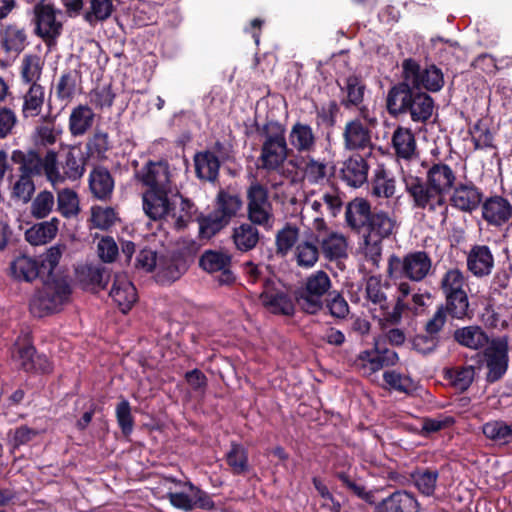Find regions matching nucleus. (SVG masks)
I'll return each instance as SVG.
<instances>
[{
    "instance_id": "1",
    "label": "nucleus",
    "mask_w": 512,
    "mask_h": 512,
    "mask_svg": "<svg viewBox=\"0 0 512 512\" xmlns=\"http://www.w3.org/2000/svg\"><path fill=\"white\" fill-rule=\"evenodd\" d=\"M421 165L427 168L425 181L407 173L403 176L405 191L412 199L413 207L428 212L439 211L445 219L448 210L445 196L454 187L456 174L448 164L442 162L431 165L422 162Z\"/></svg>"
},
{
    "instance_id": "2",
    "label": "nucleus",
    "mask_w": 512,
    "mask_h": 512,
    "mask_svg": "<svg viewBox=\"0 0 512 512\" xmlns=\"http://www.w3.org/2000/svg\"><path fill=\"white\" fill-rule=\"evenodd\" d=\"M136 178L148 190L143 194V209L152 220H162L169 212V195L174 191L167 161H148L136 172Z\"/></svg>"
},
{
    "instance_id": "3",
    "label": "nucleus",
    "mask_w": 512,
    "mask_h": 512,
    "mask_svg": "<svg viewBox=\"0 0 512 512\" xmlns=\"http://www.w3.org/2000/svg\"><path fill=\"white\" fill-rule=\"evenodd\" d=\"M386 108L393 117L409 114L413 122L425 123L433 114L434 100L426 92L397 83L388 91Z\"/></svg>"
},
{
    "instance_id": "4",
    "label": "nucleus",
    "mask_w": 512,
    "mask_h": 512,
    "mask_svg": "<svg viewBox=\"0 0 512 512\" xmlns=\"http://www.w3.org/2000/svg\"><path fill=\"white\" fill-rule=\"evenodd\" d=\"M11 161L17 165L19 174L31 177L44 175L53 188H56L62 180L58 156L53 150L47 151L44 156L33 149L14 150L11 153Z\"/></svg>"
},
{
    "instance_id": "5",
    "label": "nucleus",
    "mask_w": 512,
    "mask_h": 512,
    "mask_svg": "<svg viewBox=\"0 0 512 512\" xmlns=\"http://www.w3.org/2000/svg\"><path fill=\"white\" fill-rule=\"evenodd\" d=\"M332 282L328 274L318 270L310 274L304 283L295 289L293 298L304 313L315 315L325 307V300L332 293Z\"/></svg>"
},
{
    "instance_id": "6",
    "label": "nucleus",
    "mask_w": 512,
    "mask_h": 512,
    "mask_svg": "<svg viewBox=\"0 0 512 512\" xmlns=\"http://www.w3.org/2000/svg\"><path fill=\"white\" fill-rule=\"evenodd\" d=\"M263 134L264 140L259 156L261 168L276 171L283 166L290 151L285 137V128L282 124L271 121L264 125Z\"/></svg>"
},
{
    "instance_id": "7",
    "label": "nucleus",
    "mask_w": 512,
    "mask_h": 512,
    "mask_svg": "<svg viewBox=\"0 0 512 512\" xmlns=\"http://www.w3.org/2000/svg\"><path fill=\"white\" fill-rule=\"evenodd\" d=\"M433 271L431 256L422 250L412 251L402 257L392 255L388 262V272L396 278L421 282Z\"/></svg>"
},
{
    "instance_id": "8",
    "label": "nucleus",
    "mask_w": 512,
    "mask_h": 512,
    "mask_svg": "<svg viewBox=\"0 0 512 512\" xmlns=\"http://www.w3.org/2000/svg\"><path fill=\"white\" fill-rule=\"evenodd\" d=\"M246 199L247 219L249 222L262 227L266 231L272 230L275 223V215L267 187L257 181L252 182L247 188Z\"/></svg>"
},
{
    "instance_id": "9",
    "label": "nucleus",
    "mask_w": 512,
    "mask_h": 512,
    "mask_svg": "<svg viewBox=\"0 0 512 512\" xmlns=\"http://www.w3.org/2000/svg\"><path fill=\"white\" fill-rule=\"evenodd\" d=\"M71 289L64 280L46 282L30 300V311L36 317L57 312L68 301Z\"/></svg>"
},
{
    "instance_id": "10",
    "label": "nucleus",
    "mask_w": 512,
    "mask_h": 512,
    "mask_svg": "<svg viewBox=\"0 0 512 512\" xmlns=\"http://www.w3.org/2000/svg\"><path fill=\"white\" fill-rule=\"evenodd\" d=\"M402 78L400 84H406L418 91L426 89L430 92H438L444 86V76L438 67L430 65L421 67L414 59L408 58L402 62Z\"/></svg>"
},
{
    "instance_id": "11",
    "label": "nucleus",
    "mask_w": 512,
    "mask_h": 512,
    "mask_svg": "<svg viewBox=\"0 0 512 512\" xmlns=\"http://www.w3.org/2000/svg\"><path fill=\"white\" fill-rule=\"evenodd\" d=\"M34 32L47 45H52L61 35L63 23L58 19L62 12L50 3H38L33 9Z\"/></svg>"
},
{
    "instance_id": "12",
    "label": "nucleus",
    "mask_w": 512,
    "mask_h": 512,
    "mask_svg": "<svg viewBox=\"0 0 512 512\" xmlns=\"http://www.w3.org/2000/svg\"><path fill=\"white\" fill-rule=\"evenodd\" d=\"M167 481L175 483L178 486L187 487L189 493L185 492H167V499L177 509L191 511L194 508L210 510L214 508V502L205 491L195 486L192 482H181L173 477L166 478Z\"/></svg>"
},
{
    "instance_id": "13",
    "label": "nucleus",
    "mask_w": 512,
    "mask_h": 512,
    "mask_svg": "<svg viewBox=\"0 0 512 512\" xmlns=\"http://www.w3.org/2000/svg\"><path fill=\"white\" fill-rule=\"evenodd\" d=\"M280 283L273 279H265L262 283L263 291L260 293L262 305L271 313L284 316H292L295 312V299L278 286Z\"/></svg>"
},
{
    "instance_id": "14",
    "label": "nucleus",
    "mask_w": 512,
    "mask_h": 512,
    "mask_svg": "<svg viewBox=\"0 0 512 512\" xmlns=\"http://www.w3.org/2000/svg\"><path fill=\"white\" fill-rule=\"evenodd\" d=\"M316 228L318 234L314 239L326 259L335 261L347 257L348 244L342 234L331 230L327 223L322 221L316 222Z\"/></svg>"
},
{
    "instance_id": "15",
    "label": "nucleus",
    "mask_w": 512,
    "mask_h": 512,
    "mask_svg": "<svg viewBox=\"0 0 512 512\" xmlns=\"http://www.w3.org/2000/svg\"><path fill=\"white\" fill-rule=\"evenodd\" d=\"M343 97L340 101L341 105L349 109L356 107L359 110V116L367 123L374 125L376 119L370 117L367 107L362 106L366 85L364 81L356 76L350 75L344 80L343 86H340Z\"/></svg>"
},
{
    "instance_id": "16",
    "label": "nucleus",
    "mask_w": 512,
    "mask_h": 512,
    "mask_svg": "<svg viewBox=\"0 0 512 512\" xmlns=\"http://www.w3.org/2000/svg\"><path fill=\"white\" fill-rule=\"evenodd\" d=\"M290 165L300 171L303 180L311 185H323L333 173L325 158H316L311 154L291 160Z\"/></svg>"
},
{
    "instance_id": "17",
    "label": "nucleus",
    "mask_w": 512,
    "mask_h": 512,
    "mask_svg": "<svg viewBox=\"0 0 512 512\" xmlns=\"http://www.w3.org/2000/svg\"><path fill=\"white\" fill-rule=\"evenodd\" d=\"M484 356L488 368L487 381H498L508 367V338L500 337L491 341L485 349Z\"/></svg>"
},
{
    "instance_id": "18",
    "label": "nucleus",
    "mask_w": 512,
    "mask_h": 512,
    "mask_svg": "<svg viewBox=\"0 0 512 512\" xmlns=\"http://www.w3.org/2000/svg\"><path fill=\"white\" fill-rule=\"evenodd\" d=\"M495 255L490 246L485 244L471 245L466 253L467 270L476 278L488 277L495 268Z\"/></svg>"
},
{
    "instance_id": "19",
    "label": "nucleus",
    "mask_w": 512,
    "mask_h": 512,
    "mask_svg": "<svg viewBox=\"0 0 512 512\" xmlns=\"http://www.w3.org/2000/svg\"><path fill=\"white\" fill-rule=\"evenodd\" d=\"M199 265L209 273L220 272L221 284H230L235 279L230 270L231 255L227 252L207 250L200 257Z\"/></svg>"
},
{
    "instance_id": "20",
    "label": "nucleus",
    "mask_w": 512,
    "mask_h": 512,
    "mask_svg": "<svg viewBox=\"0 0 512 512\" xmlns=\"http://www.w3.org/2000/svg\"><path fill=\"white\" fill-rule=\"evenodd\" d=\"M361 117L348 121L343 129V145L346 150L358 151L371 147V131Z\"/></svg>"
},
{
    "instance_id": "21",
    "label": "nucleus",
    "mask_w": 512,
    "mask_h": 512,
    "mask_svg": "<svg viewBox=\"0 0 512 512\" xmlns=\"http://www.w3.org/2000/svg\"><path fill=\"white\" fill-rule=\"evenodd\" d=\"M452 189L450 204L462 212L471 213L482 202L483 194L472 182L455 184Z\"/></svg>"
},
{
    "instance_id": "22",
    "label": "nucleus",
    "mask_w": 512,
    "mask_h": 512,
    "mask_svg": "<svg viewBox=\"0 0 512 512\" xmlns=\"http://www.w3.org/2000/svg\"><path fill=\"white\" fill-rule=\"evenodd\" d=\"M482 217L488 224L501 227L512 219V204L502 196H491L482 204Z\"/></svg>"
},
{
    "instance_id": "23",
    "label": "nucleus",
    "mask_w": 512,
    "mask_h": 512,
    "mask_svg": "<svg viewBox=\"0 0 512 512\" xmlns=\"http://www.w3.org/2000/svg\"><path fill=\"white\" fill-rule=\"evenodd\" d=\"M288 140L292 149L307 155L315 152L318 137L309 124L297 121L290 129Z\"/></svg>"
},
{
    "instance_id": "24",
    "label": "nucleus",
    "mask_w": 512,
    "mask_h": 512,
    "mask_svg": "<svg viewBox=\"0 0 512 512\" xmlns=\"http://www.w3.org/2000/svg\"><path fill=\"white\" fill-rule=\"evenodd\" d=\"M195 212V205L189 199L184 198L178 191L169 195V212L165 214L166 217H171L174 221L176 229H184L190 222Z\"/></svg>"
},
{
    "instance_id": "25",
    "label": "nucleus",
    "mask_w": 512,
    "mask_h": 512,
    "mask_svg": "<svg viewBox=\"0 0 512 512\" xmlns=\"http://www.w3.org/2000/svg\"><path fill=\"white\" fill-rule=\"evenodd\" d=\"M398 354L388 348L376 347L374 351H364L359 355L361 367L365 374H372L384 367L394 366L398 362Z\"/></svg>"
},
{
    "instance_id": "26",
    "label": "nucleus",
    "mask_w": 512,
    "mask_h": 512,
    "mask_svg": "<svg viewBox=\"0 0 512 512\" xmlns=\"http://www.w3.org/2000/svg\"><path fill=\"white\" fill-rule=\"evenodd\" d=\"M119 309L126 313L136 302V289L126 275H115L112 288L109 293Z\"/></svg>"
},
{
    "instance_id": "27",
    "label": "nucleus",
    "mask_w": 512,
    "mask_h": 512,
    "mask_svg": "<svg viewBox=\"0 0 512 512\" xmlns=\"http://www.w3.org/2000/svg\"><path fill=\"white\" fill-rule=\"evenodd\" d=\"M341 179L349 186H362L368 177V164L360 155H353L343 162L340 169Z\"/></svg>"
},
{
    "instance_id": "28",
    "label": "nucleus",
    "mask_w": 512,
    "mask_h": 512,
    "mask_svg": "<svg viewBox=\"0 0 512 512\" xmlns=\"http://www.w3.org/2000/svg\"><path fill=\"white\" fill-rule=\"evenodd\" d=\"M85 164L86 157L81 148L77 146L70 147L61 162L63 172H60L62 180L59 185L63 184L66 179L72 181L80 179L85 172Z\"/></svg>"
},
{
    "instance_id": "29",
    "label": "nucleus",
    "mask_w": 512,
    "mask_h": 512,
    "mask_svg": "<svg viewBox=\"0 0 512 512\" xmlns=\"http://www.w3.org/2000/svg\"><path fill=\"white\" fill-rule=\"evenodd\" d=\"M392 147L399 159L412 161L417 157V144L409 128L397 127L392 135Z\"/></svg>"
},
{
    "instance_id": "30",
    "label": "nucleus",
    "mask_w": 512,
    "mask_h": 512,
    "mask_svg": "<svg viewBox=\"0 0 512 512\" xmlns=\"http://www.w3.org/2000/svg\"><path fill=\"white\" fill-rule=\"evenodd\" d=\"M59 224L60 220L56 217L38 222L25 231V240L33 246L45 245L56 237Z\"/></svg>"
},
{
    "instance_id": "31",
    "label": "nucleus",
    "mask_w": 512,
    "mask_h": 512,
    "mask_svg": "<svg viewBox=\"0 0 512 512\" xmlns=\"http://www.w3.org/2000/svg\"><path fill=\"white\" fill-rule=\"evenodd\" d=\"M376 512H418V503L412 494L396 491L376 506Z\"/></svg>"
},
{
    "instance_id": "32",
    "label": "nucleus",
    "mask_w": 512,
    "mask_h": 512,
    "mask_svg": "<svg viewBox=\"0 0 512 512\" xmlns=\"http://www.w3.org/2000/svg\"><path fill=\"white\" fill-rule=\"evenodd\" d=\"M453 338L459 345L472 350L485 348L489 344L488 335L478 325L457 328L453 333Z\"/></svg>"
},
{
    "instance_id": "33",
    "label": "nucleus",
    "mask_w": 512,
    "mask_h": 512,
    "mask_svg": "<svg viewBox=\"0 0 512 512\" xmlns=\"http://www.w3.org/2000/svg\"><path fill=\"white\" fill-rule=\"evenodd\" d=\"M231 239L235 248L240 252L253 250L260 241V232L257 225L250 222L241 223L232 230Z\"/></svg>"
},
{
    "instance_id": "34",
    "label": "nucleus",
    "mask_w": 512,
    "mask_h": 512,
    "mask_svg": "<svg viewBox=\"0 0 512 512\" xmlns=\"http://www.w3.org/2000/svg\"><path fill=\"white\" fill-rule=\"evenodd\" d=\"M89 188L97 199H109L114 189V180L110 172L104 167L94 168L89 175Z\"/></svg>"
},
{
    "instance_id": "35",
    "label": "nucleus",
    "mask_w": 512,
    "mask_h": 512,
    "mask_svg": "<svg viewBox=\"0 0 512 512\" xmlns=\"http://www.w3.org/2000/svg\"><path fill=\"white\" fill-rule=\"evenodd\" d=\"M444 298L445 302L438 307L443 309L445 314L458 320L471 319L473 313L469 308V298L466 291L445 295Z\"/></svg>"
},
{
    "instance_id": "36",
    "label": "nucleus",
    "mask_w": 512,
    "mask_h": 512,
    "mask_svg": "<svg viewBox=\"0 0 512 512\" xmlns=\"http://www.w3.org/2000/svg\"><path fill=\"white\" fill-rule=\"evenodd\" d=\"M396 222L386 212L372 213L368 223L366 224V234L370 238L384 240L389 238L394 229Z\"/></svg>"
},
{
    "instance_id": "37",
    "label": "nucleus",
    "mask_w": 512,
    "mask_h": 512,
    "mask_svg": "<svg viewBox=\"0 0 512 512\" xmlns=\"http://www.w3.org/2000/svg\"><path fill=\"white\" fill-rule=\"evenodd\" d=\"M195 171L201 180L215 182L219 175L220 162L217 156L210 152H199L194 156Z\"/></svg>"
},
{
    "instance_id": "38",
    "label": "nucleus",
    "mask_w": 512,
    "mask_h": 512,
    "mask_svg": "<svg viewBox=\"0 0 512 512\" xmlns=\"http://www.w3.org/2000/svg\"><path fill=\"white\" fill-rule=\"evenodd\" d=\"M1 47L7 53L19 54L27 45V33L17 25H8L0 33Z\"/></svg>"
},
{
    "instance_id": "39",
    "label": "nucleus",
    "mask_w": 512,
    "mask_h": 512,
    "mask_svg": "<svg viewBox=\"0 0 512 512\" xmlns=\"http://www.w3.org/2000/svg\"><path fill=\"white\" fill-rule=\"evenodd\" d=\"M242 205L243 201L238 194L221 189L215 199L214 211L230 223L241 210Z\"/></svg>"
},
{
    "instance_id": "40",
    "label": "nucleus",
    "mask_w": 512,
    "mask_h": 512,
    "mask_svg": "<svg viewBox=\"0 0 512 512\" xmlns=\"http://www.w3.org/2000/svg\"><path fill=\"white\" fill-rule=\"evenodd\" d=\"M95 114L87 105H78L69 116V130L75 137L83 136L93 125Z\"/></svg>"
},
{
    "instance_id": "41",
    "label": "nucleus",
    "mask_w": 512,
    "mask_h": 512,
    "mask_svg": "<svg viewBox=\"0 0 512 512\" xmlns=\"http://www.w3.org/2000/svg\"><path fill=\"white\" fill-rule=\"evenodd\" d=\"M55 203L56 211L66 219L77 217L81 211L78 194L71 188L58 190Z\"/></svg>"
},
{
    "instance_id": "42",
    "label": "nucleus",
    "mask_w": 512,
    "mask_h": 512,
    "mask_svg": "<svg viewBox=\"0 0 512 512\" xmlns=\"http://www.w3.org/2000/svg\"><path fill=\"white\" fill-rule=\"evenodd\" d=\"M45 101V89L42 85H30L23 95L22 116L34 118L40 115Z\"/></svg>"
},
{
    "instance_id": "43",
    "label": "nucleus",
    "mask_w": 512,
    "mask_h": 512,
    "mask_svg": "<svg viewBox=\"0 0 512 512\" xmlns=\"http://www.w3.org/2000/svg\"><path fill=\"white\" fill-rule=\"evenodd\" d=\"M371 215L369 202L361 198L351 201L345 212L346 222L353 229L366 225Z\"/></svg>"
},
{
    "instance_id": "44",
    "label": "nucleus",
    "mask_w": 512,
    "mask_h": 512,
    "mask_svg": "<svg viewBox=\"0 0 512 512\" xmlns=\"http://www.w3.org/2000/svg\"><path fill=\"white\" fill-rule=\"evenodd\" d=\"M391 289L388 282H382L379 277L371 276L366 282V297L373 304L378 305L381 310L389 308L387 291Z\"/></svg>"
},
{
    "instance_id": "45",
    "label": "nucleus",
    "mask_w": 512,
    "mask_h": 512,
    "mask_svg": "<svg viewBox=\"0 0 512 512\" xmlns=\"http://www.w3.org/2000/svg\"><path fill=\"white\" fill-rule=\"evenodd\" d=\"M16 359L20 367L27 372L38 370L47 372L49 370L47 360L36 356L35 348L32 345L25 344L18 347Z\"/></svg>"
},
{
    "instance_id": "46",
    "label": "nucleus",
    "mask_w": 512,
    "mask_h": 512,
    "mask_svg": "<svg viewBox=\"0 0 512 512\" xmlns=\"http://www.w3.org/2000/svg\"><path fill=\"white\" fill-rule=\"evenodd\" d=\"M30 202V215L37 220L47 218L56 206L53 192L46 189L38 192Z\"/></svg>"
},
{
    "instance_id": "47",
    "label": "nucleus",
    "mask_w": 512,
    "mask_h": 512,
    "mask_svg": "<svg viewBox=\"0 0 512 512\" xmlns=\"http://www.w3.org/2000/svg\"><path fill=\"white\" fill-rule=\"evenodd\" d=\"M197 223L199 225V237L205 240L211 239L229 225V223L214 210L207 215H199L197 217Z\"/></svg>"
},
{
    "instance_id": "48",
    "label": "nucleus",
    "mask_w": 512,
    "mask_h": 512,
    "mask_svg": "<svg viewBox=\"0 0 512 512\" xmlns=\"http://www.w3.org/2000/svg\"><path fill=\"white\" fill-rule=\"evenodd\" d=\"M12 275L18 280L31 282L38 277L39 264L38 262L26 255L17 257L11 263Z\"/></svg>"
},
{
    "instance_id": "49",
    "label": "nucleus",
    "mask_w": 512,
    "mask_h": 512,
    "mask_svg": "<svg viewBox=\"0 0 512 512\" xmlns=\"http://www.w3.org/2000/svg\"><path fill=\"white\" fill-rule=\"evenodd\" d=\"M115 10L112 0H89V6L84 13V20L94 26L111 17Z\"/></svg>"
},
{
    "instance_id": "50",
    "label": "nucleus",
    "mask_w": 512,
    "mask_h": 512,
    "mask_svg": "<svg viewBox=\"0 0 512 512\" xmlns=\"http://www.w3.org/2000/svg\"><path fill=\"white\" fill-rule=\"evenodd\" d=\"M80 78V73L77 70L70 69L63 72L55 87L57 98L62 101L72 99L76 94Z\"/></svg>"
},
{
    "instance_id": "51",
    "label": "nucleus",
    "mask_w": 512,
    "mask_h": 512,
    "mask_svg": "<svg viewBox=\"0 0 512 512\" xmlns=\"http://www.w3.org/2000/svg\"><path fill=\"white\" fill-rule=\"evenodd\" d=\"M335 476L339 481H341L343 487H345L350 493L367 503L371 504L374 502L373 493L371 491H367L360 478H357L355 475L345 471L336 472Z\"/></svg>"
},
{
    "instance_id": "52",
    "label": "nucleus",
    "mask_w": 512,
    "mask_h": 512,
    "mask_svg": "<svg viewBox=\"0 0 512 512\" xmlns=\"http://www.w3.org/2000/svg\"><path fill=\"white\" fill-rule=\"evenodd\" d=\"M371 192L379 198H391L396 192V180L384 169H379L372 179Z\"/></svg>"
},
{
    "instance_id": "53",
    "label": "nucleus",
    "mask_w": 512,
    "mask_h": 512,
    "mask_svg": "<svg viewBox=\"0 0 512 512\" xmlns=\"http://www.w3.org/2000/svg\"><path fill=\"white\" fill-rule=\"evenodd\" d=\"M225 459L233 474L240 475L248 471V452L241 444L233 442Z\"/></svg>"
},
{
    "instance_id": "54",
    "label": "nucleus",
    "mask_w": 512,
    "mask_h": 512,
    "mask_svg": "<svg viewBox=\"0 0 512 512\" xmlns=\"http://www.w3.org/2000/svg\"><path fill=\"white\" fill-rule=\"evenodd\" d=\"M439 286L444 296L465 291L466 277L460 269L450 268L442 275Z\"/></svg>"
},
{
    "instance_id": "55",
    "label": "nucleus",
    "mask_w": 512,
    "mask_h": 512,
    "mask_svg": "<svg viewBox=\"0 0 512 512\" xmlns=\"http://www.w3.org/2000/svg\"><path fill=\"white\" fill-rule=\"evenodd\" d=\"M411 476L415 486L423 495L431 496L434 494L439 477L437 470L417 469Z\"/></svg>"
},
{
    "instance_id": "56",
    "label": "nucleus",
    "mask_w": 512,
    "mask_h": 512,
    "mask_svg": "<svg viewBox=\"0 0 512 512\" xmlns=\"http://www.w3.org/2000/svg\"><path fill=\"white\" fill-rule=\"evenodd\" d=\"M295 259L302 268L313 267L319 259L318 244L311 241L300 242L295 248Z\"/></svg>"
},
{
    "instance_id": "57",
    "label": "nucleus",
    "mask_w": 512,
    "mask_h": 512,
    "mask_svg": "<svg viewBox=\"0 0 512 512\" xmlns=\"http://www.w3.org/2000/svg\"><path fill=\"white\" fill-rule=\"evenodd\" d=\"M484 435L501 444L512 442V424L504 421H490L483 426Z\"/></svg>"
},
{
    "instance_id": "58",
    "label": "nucleus",
    "mask_w": 512,
    "mask_h": 512,
    "mask_svg": "<svg viewBox=\"0 0 512 512\" xmlns=\"http://www.w3.org/2000/svg\"><path fill=\"white\" fill-rule=\"evenodd\" d=\"M42 74V62L37 55H26L21 63L22 80L30 85H40L38 81Z\"/></svg>"
},
{
    "instance_id": "59",
    "label": "nucleus",
    "mask_w": 512,
    "mask_h": 512,
    "mask_svg": "<svg viewBox=\"0 0 512 512\" xmlns=\"http://www.w3.org/2000/svg\"><path fill=\"white\" fill-rule=\"evenodd\" d=\"M446 376L455 389L463 392L472 384L475 376V369L473 366L452 368L446 372Z\"/></svg>"
},
{
    "instance_id": "60",
    "label": "nucleus",
    "mask_w": 512,
    "mask_h": 512,
    "mask_svg": "<svg viewBox=\"0 0 512 512\" xmlns=\"http://www.w3.org/2000/svg\"><path fill=\"white\" fill-rule=\"evenodd\" d=\"M299 238V228L290 224L279 230L275 237L276 252L285 256L296 244Z\"/></svg>"
},
{
    "instance_id": "61",
    "label": "nucleus",
    "mask_w": 512,
    "mask_h": 512,
    "mask_svg": "<svg viewBox=\"0 0 512 512\" xmlns=\"http://www.w3.org/2000/svg\"><path fill=\"white\" fill-rule=\"evenodd\" d=\"M475 149L494 148L493 134L489 127L482 121L478 120L469 130Z\"/></svg>"
},
{
    "instance_id": "62",
    "label": "nucleus",
    "mask_w": 512,
    "mask_h": 512,
    "mask_svg": "<svg viewBox=\"0 0 512 512\" xmlns=\"http://www.w3.org/2000/svg\"><path fill=\"white\" fill-rule=\"evenodd\" d=\"M35 189L33 177L19 174L12 187V197L26 204L31 201Z\"/></svg>"
},
{
    "instance_id": "63",
    "label": "nucleus",
    "mask_w": 512,
    "mask_h": 512,
    "mask_svg": "<svg viewBox=\"0 0 512 512\" xmlns=\"http://www.w3.org/2000/svg\"><path fill=\"white\" fill-rule=\"evenodd\" d=\"M110 275L107 269L101 265H90L82 268L80 279L93 286L105 288Z\"/></svg>"
},
{
    "instance_id": "64",
    "label": "nucleus",
    "mask_w": 512,
    "mask_h": 512,
    "mask_svg": "<svg viewBox=\"0 0 512 512\" xmlns=\"http://www.w3.org/2000/svg\"><path fill=\"white\" fill-rule=\"evenodd\" d=\"M115 412L122 434L128 437L134 429V418L131 413L130 403L123 399L117 404Z\"/></svg>"
}]
</instances>
